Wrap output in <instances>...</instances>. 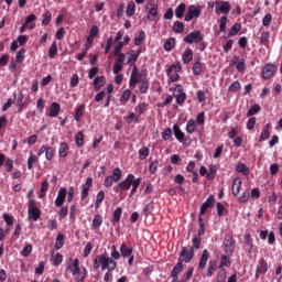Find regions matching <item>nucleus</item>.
I'll return each instance as SVG.
<instances>
[{
    "mask_svg": "<svg viewBox=\"0 0 282 282\" xmlns=\"http://www.w3.org/2000/svg\"><path fill=\"white\" fill-rule=\"evenodd\" d=\"M63 246H65V236L63 234H58L56 236L55 248L56 250H61Z\"/></svg>",
    "mask_w": 282,
    "mask_h": 282,
    "instance_id": "41",
    "label": "nucleus"
},
{
    "mask_svg": "<svg viewBox=\"0 0 282 282\" xmlns=\"http://www.w3.org/2000/svg\"><path fill=\"white\" fill-rule=\"evenodd\" d=\"M72 272L73 276H75L76 282H85L87 279V269H80V260L75 259L73 263H69L66 268V272Z\"/></svg>",
    "mask_w": 282,
    "mask_h": 282,
    "instance_id": "4",
    "label": "nucleus"
},
{
    "mask_svg": "<svg viewBox=\"0 0 282 282\" xmlns=\"http://www.w3.org/2000/svg\"><path fill=\"white\" fill-rule=\"evenodd\" d=\"M239 32H241V24L239 23H235L229 33H228V36H237L239 34Z\"/></svg>",
    "mask_w": 282,
    "mask_h": 282,
    "instance_id": "48",
    "label": "nucleus"
},
{
    "mask_svg": "<svg viewBox=\"0 0 282 282\" xmlns=\"http://www.w3.org/2000/svg\"><path fill=\"white\" fill-rule=\"evenodd\" d=\"M223 246L225 249V253L228 257H232V254H235V237L232 236V232H227L225 235Z\"/></svg>",
    "mask_w": 282,
    "mask_h": 282,
    "instance_id": "5",
    "label": "nucleus"
},
{
    "mask_svg": "<svg viewBox=\"0 0 282 282\" xmlns=\"http://www.w3.org/2000/svg\"><path fill=\"white\" fill-rule=\"evenodd\" d=\"M195 257V249L188 247H182V251L178 257L181 263H191Z\"/></svg>",
    "mask_w": 282,
    "mask_h": 282,
    "instance_id": "8",
    "label": "nucleus"
},
{
    "mask_svg": "<svg viewBox=\"0 0 282 282\" xmlns=\"http://www.w3.org/2000/svg\"><path fill=\"white\" fill-rule=\"evenodd\" d=\"M193 61V50L188 48L183 54V63L187 65V63H191Z\"/></svg>",
    "mask_w": 282,
    "mask_h": 282,
    "instance_id": "50",
    "label": "nucleus"
},
{
    "mask_svg": "<svg viewBox=\"0 0 282 282\" xmlns=\"http://www.w3.org/2000/svg\"><path fill=\"white\" fill-rule=\"evenodd\" d=\"M217 175V165L212 164L209 171L207 172V180H213Z\"/></svg>",
    "mask_w": 282,
    "mask_h": 282,
    "instance_id": "57",
    "label": "nucleus"
},
{
    "mask_svg": "<svg viewBox=\"0 0 282 282\" xmlns=\"http://www.w3.org/2000/svg\"><path fill=\"white\" fill-rule=\"evenodd\" d=\"M182 270H184V262H181L178 260L176 265L172 269L171 276H177L182 272Z\"/></svg>",
    "mask_w": 282,
    "mask_h": 282,
    "instance_id": "38",
    "label": "nucleus"
},
{
    "mask_svg": "<svg viewBox=\"0 0 282 282\" xmlns=\"http://www.w3.org/2000/svg\"><path fill=\"white\" fill-rule=\"evenodd\" d=\"M274 74H276V66L274 64L268 63L262 68V77L264 80H270Z\"/></svg>",
    "mask_w": 282,
    "mask_h": 282,
    "instance_id": "16",
    "label": "nucleus"
},
{
    "mask_svg": "<svg viewBox=\"0 0 282 282\" xmlns=\"http://www.w3.org/2000/svg\"><path fill=\"white\" fill-rule=\"evenodd\" d=\"M230 10H232V6H230V2L216 0V14H230Z\"/></svg>",
    "mask_w": 282,
    "mask_h": 282,
    "instance_id": "12",
    "label": "nucleus"
},
{
    "mask_svg": "<svg viewBox=\"0 0 282 282\" xmlns=\"http://www.w3.org/2000/svg\"><path fill=\"white\" fill-rule=\"evenodd\" d=\"M227 274H228V271L226 269H219L216 276V282H226Z\"/></svg>",
    "mask_w": 282,
    "mask_h": 282,
    "instance_id": "46",
    "label": "nucleus"
},
{
    "mask_svg": "<svg viewBox=\"0 0 282 282\" xmlns=\"http://www.w3.org/2000/svg\"><path fill=\"white\" fill-rule=\"evenodd\" d=\"M199 17H202V6L196 7L195 4H192L187 9L185 21L189 23L193 19H199Z\"/></svg>",
    "mask_w": 282,
    "mask_h": 282,
    "instance_id": "11",
    "label": "nucleus"
},
{
    "mask_svg": "<svg viewBox=\"0 0 282 282\" xmlns=\"http://www.w3.org/2000/svg\"><path fill=\"white\" fill-rule=\"evenodd\" d=\"M105 83H107V79L105 78V76H97L94 79L95 91H100V89H102V87H105Z\"/></svg>",
    "mask_w": 282,
    "mask_h": 282,
    "instance_id": "22",
    "label": "nucleus"
},
{
    "mask_svg": "<svg viewBox=\"0 0 282 282\" xmlns=\"http://www.w3.org/2000/svg\"><path fill=\"white\" fill-rule=\"evenodd\" d=\"M140 184H142V178H135V175L128 174L127 177L119 182L118 186L113 187L115 193H120V191H130V197H133L134 194L138 193V188H140Z\"/></svg>",
    "mask_w": 282,
    "mask_h": 282,
    "instance_id": "2",
    "label": "nucleus"
},
{
    "mask_svg": "<svg viewBox=\"0 0 282 282\" xmlns=\"http://www.w3.org/2000/svg\"><path fill=\"white\" fill-rule=\"evenodd\" d=\"M217 199L215 196L210 195L208 198L203 203L199 209V217H204L205 213H208V208H213Z\"/></svg>",
    "mask_w": 282,
    "mask_h": 282,
    "instance_id": "15",
    "label": "nucleus"
},
{
    "mask_svg": "<svg viewBox=\"0 0 282 282\" xmlns=\"http://www.w3.org/2000/svg\"><path fill=\"white\" fill-rule=\"evenodd\" d=\"M93 265L94 270H98L101 265V270H108V272H113V270L118 268V263H116V260L105 254L97 256L94 259Z\"/></svg>",
    "mask_w": 282,
    "mask_h": 282,
    "instance_id": "3",
    "label": "nucleus"
},
{
    "mask_svg": "<svg viewBox=\"0 0 282 282\" xmlns=\"http://www.w3.org/2000/svg\"><path fill=\"white\" fill-rule=\"evenodd\" d=\"M145 39H147V34L144 33V31H140L138 36L134 37V45H137V47H140V45L144 43Z\"/></svg>",
    "mask_w": 282,
    "mask_h": 282,
    "instance_id": "39",
    "label": "nucleus"
},
{
    "mask_svg": "<svg viewBox=\"0 0 282 282\" xmlns=\"http://www.w3.org/2000/svg\"><path fill=\"white\" fill-rule=\"evenodd\" d=\"M2 218L7 226H14V216L10 214H3Z\"/></svg>",
    "mask_w": 282,
    "mask_h": 282,
    "instance_id": "60",
    "label": "nucleus"
},
{
    "mask_svg": "<svg viewBox=\"0 0 282 282\" xmlns=\"http://www.w3.org/2000/svg\"><path fill=\"white\" fill-rule=\"evenodd\" d=\"M175 48V37H170L165 43H164V50L165 52H171Z\"/></svg>",
    "mask_w": 282,
    "mask_h": 282,
    "instance_id": "44",
    "label": "nucleus"
},
{
    "mask_svg": "<svg viewBox=\"0 0 282 282\" xmlns=\"http://www.w3.org/2000/svg\"><path fill=\"white\" fill-rule=\"evenodd\" d=\"M91 186H94V178L87 177L85 184L82 185V199H87V197H89V188H91Z\"/></svg>",
    "mask_w": 282,
    "mask_h": 282,
    "instance_id": "18",
    "label": "nucleus"
},
{
    "mask_svg": "<svg viewBox=\"0 0 282 282\" xmlns=\"http://www.w3.org/2000/svg\"><path fill=\"white\" fill-rule=\"evenodd\" d=\"M177 105H184L186 102V93H184V87L182 85H176L173 91Z\"/></svg>",
    "mask_w": 282,
    "mask_h": 282,
    "instance_id": "13",
    "label": "nucleus"
},
{
    "mask_svg": "<svg viewBox=\"0 0 282 282\" xmlns=\"http://www.w3.org/2000/svg\"><path fill=\"white\" fill-rule=\"evenodd\" d=\"M236 69L237 72H239V74H243V72H246V59L241 58L240 61H238Z\"/></svg>",
    "mask_w": 282,
    "mask_h": 282,
    "instance_id": "63",
    "label": "nucleus"
},
{
    "mask_svg": "<svg viewBox=\"0 0 282 282\" xmlns=\"http://www.w3.org/2000/svg\"><path fill=\"white\" fill-rule=\"evenodd\" d=\"M269 138H270V123H267L261 131V134L259 137V142H265V140H268Z\"/></svg>",
    "mask_w": 282,
    "mask_h": 282,
    "instance_id": "27",
    "label": "nucleus"
},
{
    "mask_svg": "<svg viewBox=\"0 0 282 282\" xmlns=\"http://www.w3.org/2000/svg\"><path fill=\"white\" fill-rule=\"evenodd\" d=\"M153 210H155V206L153 205V202H150L142 209V215L147 218L149 215L153 214Z\"/></svg>",
    "mask_w": 282,
    "mask_h": 282,
    "instance_id": "32",
    "label": "nucleus"
},
{
    "mask_svg": "<svg viewBox=\"0 0 282 282\" xmlns=\"http://www.w3.org/2000/svg\"><path fill=\"white\" fill-rule=\"evenodd\" d=\"M192 72L194 76H199L202 74V62H195Z\"/></svg>",
    "mask_w": 282,
    "mask_h": 282,
    "instance_id": "62",
    "label": "nucleus"
},
{
    "mask_svg": "<svg viewBox=\"0 0 282 282\" xmlns=\"http://www.w3.org/2000/svg\"><path fill=\"white\" fill-rule=\"evenodd\" d=\"M42 25H50L51 21H52V12L50 11H45L42 14Z\"/></svg>",
    "mask_w": 282,
    "mask_h": 282,
    "instance_id": "53",
    "label": "nucleus"
},
{
    "mask_svg": "<svg viewBox=\"0 0 282 282\" xmlns=\"http://www.w3.org/2000/svg\"><path fill=\"white\" fill-rule=\"evenodd\" d=\"M149 70L147 68L140 70L138 66H133L130 79H129V87L131 89H135L138 83H141L139 86L140 94H147L149 91Z\"/></svg>",
    "mask_w": 282,
    "mask_h": 282,
    "instance_id": "1",
    "label": "nucleus"
},
{
    "mask_svg": "<svg viewBox=\"0 0 282 282\" xmlns=\"http://www.w3.org/2000/svg\"><path fill=\"white\" fill-rule=\"evenodd\" d=\"M28 217L33 221H39V219H41V209L36 207V200L34 199L29 200Z\"/></svg>",
    "mask_w": 282,
    "mask_h": 282,
    "instance_id": "6",
    "label": "nucleus"
},
{
    "mask_svg": "<svg viewBox=\"0 0 282 282\" xmlns=\"http://www.w3.org/2000/svg\"><path fill=\"white\" fill-rule=\"evenodd\" d=\"M160 166V161L159 160H154L150 166H149V171L151 175H155L158 173V167Z\"/></svg>",
    "mask_w": 282,
    "mask_h": 282,
    "instance_id": "56",
    "label": "nucleus"
},
{
    "mask_svg": "<svg viewBox=\"0 0 282 282\" xmlns=\"http://www.w3.org/2000/svg\"><path fill=\"white\" fill-rule=\"evenodd\" d=\"M183 41L188 45H193V43H202V41H204V34H202V31H193L185 35Z\"/></svg>",
    "mask_w": 282,
    "mask_h": 282,
    "instance_id": "9",
    "label": "nucleus"
},
{
    "mask_svg": "<svg viewBox=\"0 0 282 282\" xmlns=\"http://www.w3.org/2000/svg\"><path fill=\"white\" fill-rule=\"evenodd\" d=\"M230 258L228 256H221L219 269L230 268Z\"/></svg>",
    "mask_w": 282,
    "mask_h": 282,
    "instance_id": "47",
    "label": "nucleus"
},
{
    "mask_svg": "<svg viewBox=\"0 0 282 282\" xmlns=\"http://www.w3.org/2000/svg\"><path fill=\"white\" fill-rule=\"evenodd\" d=\"M241 184H242L241 178L236 177L234 180V184L231 187V193H232L234 197H237L239 195V193H241Z\"/></svg>",
    "mask_w": 282,
    "mask_h": 282,
    "instance_id": "21",
    "label": "nucleus"
},
{
    "mask_svg": "<svg viewBox=\"0 0 282 282\" xmlns=\"http://www.w3.org/2000/svg\"><path fill=\"white\" fill-rule=\"evenodd\" d=\"M56 54H58V44L56 43V41H54L48 48V57L56 58Z\"/></svg>",
    "mask_w": 282,
    "mask_h": 282,
    "instance_id": "37",
    "label": "nucleus"
},
{
    "mask_svg": "<svg viewBox=\"0 0 282 282\" xmlns=\"http://www.w3.org/2000/svg\"><path fill=\"white\" fill-rule=\"evenodd\" d=\"M75 142L77 147H83V144H85V134H83V131L77 132L75 135Z\"/></svg>",
    "mask_w": 282,
    "mask_h": 282,
    "instance_id": "54",
    "label": "nucleus"
},
{
    "mask_svg": "<svg viewBox=\"0 0 282 282\" xmlns=\"http://www.w3.org/2000/svg\"><path fill=\"white\" fill-rule=\"evenodd\" d=\"M226 25H228V17L224 15L219 20V32H226Z\"/></svg>",
    "mask_w": 282,
    "mask_h": 282,
    "instance_id": "61",
    "label": "nucleus"
},
{
    "mask_svg": "<svg viewBox=\"0 0 282 282\" xmlns=\"http://www.w3.org/2000/svg\"><path fill=\"white\" fill-rule=\"evenodd\" d=\"M196 129H197V122L195 121V119H189L186 123L185 130L187 131V133L193 134L195 133Z\"/></svg>",
    "mask_w": 282,
    "mask_h": 282,
    "instance_id": "33",
    "label": "nucleus"
},
{
    "mask_svg": "<svg viewBox=\"0 0 282 282\" xmlns=\"http://www.w3.org/2000/svg\"><path fill=\"white\" fill-rule=\"evenodd\" d=\"M83 116H85V104L77 106L75 109L74 120H76V122H80V120H83Z\"/></svg>",
    "mask_w": 282,
    "mask_h": 282,
    "instance_id": "23",
    "label": "nucleus"
},
{
    "mask_svg": "<svg viewBox=\"0 0 282 282\" xmlns=\"http://www.w3.org/2000/svg\"><path fill=\"white\" fill-rule=\"evenodd\" d=\"M44 153H45V159L47 160V162H52V160H54V154L56 153V151L54 150V148L48 145Z\"/></svg>",
    "mask_w": 282,
    "mask_h": 282,
    "instance_id": "49",
    "label": "nucleus"
},
{
    "mask_svg": "<svg viewBox=\"0 0 282 282\" xmlns=\"http://www.w3.org/2000/svg\"><path fill=\"white\" fill-rule=\"evenodd\" d=\"M180 72H182V64H172L167 67L166 75L172 83H177V80H180Z\"/></svg>",
    "mask_w": 282,
    "mask_h": 282,
    "instance_id": "7",
    "label": "nucleus"
},
{
    "mask_svg": "<svg viewBox=\"0 0 282 282\" xmlns=\"http://www.w3.org/2000/svg\"><path fill=\"white\" fill-rule=\"evenodd\" d=\"M58 113H61V104L52 102L48 110L50 118H57Z\"/></svg>",
    "mask_w": 282,
    "mask_h": 282,
    "instance_id": "20",
    "label": "nucleus"
},
{
    "mask_svg": "<svg viewBox=\"0 0 282 282\" xmlns=\"http://www.w3.org/2000/svg\"><path fill=\"white\" fill-rule=\"evenodd\" d=\"M261 111V106L259 104H254L247 112V118H252V116H257Z\"/></svg>",
    "mask_w": 282,
    "mask_h": 282,
    "instance_id": "40",
    "label": "nucleus"
},
{
    "mask_svg": "<svg viewBox=\"0 0 282 282\" xmlns=\"http://www.w3.org/2000/svg\"><path fill=\"white\" fill-rule=\"evenodd\" d=\"M128 61H127V65H133V67L135 66V63H138V54H135L134 50H130L128 52Z\"/></svg>",
    "mask_w": 282,
    "mask_h": 282,
    "instance_id": "30",
    "label": "nucleus"
},
{
    "mask_svg": "<svg viewBox=\"0 0 282 282\" xmlns=\"http://www.w3.org/2000/svg\"><path fill=\"white\" fill-rule=\"evenodd\" d=\"M241 89V83L239 80L234 82L229 87L228 91H231L232 94H237Z\"/></svg>",
    "mask_w": 282,
    "mask_h": 282,
    "instance_id": "58",
    "label": "nucleus"
},
{
    "mask_svg": "<svg viewBox=\"0 0 282 282\" xmlns=\"http://www.w3.org/2000/svg\"><path fill=\"white\" fill-rule=\"evenodd\" d=\"M3 164H4L6 173H12V170L14 169V161L10 158H6Z\"/></svg>",
    "mask_w": 282,
    "mask_h": 282,
    "instance_id": "43",
    "label": "nucleus"
},
{
    "mask_svg": "<svg viewBox=\"0 0 282 282\" xmlns=\"http://www.w3.org/2000/svg\"><path fill=\"white\" fill-rule=\"evenodd\" d=\"M208 259H210V253L208 252V249H204L198 264L200 270H204V268H206Z\"/></svg>",
    "mask_w": 282,
    "mask_h": 282,
    "instance_id": "24",
    "label": "nucleus"
},
{
    "mask_svg": "<svg viewBox=\"0 0 282 282\" xmlns=\"http://www.w3.org/2000/svg\"><path fill=\"white\" fill-rule=\"evenodd\" d=\"M186 12V3H180L175 10L176 19H184V13Z\"/></svg>",
    "mask_w": 282,
    "mask_h": 282,
    "instance_id": "31",
    "label": "nucleus"
},
{
    "mask_svg": "<svg viewBox=\"0 0 282 282\" xmlns=\"http://www.w3.org/2000/svg\"><path fill=\"white\" fill-rule=\"evenodd\" d=\"M173 133L178 142H184L185 134L184 132H182V129H180V126H177V123L173 126Z\"/></svg>",
    "mask_w": 282,
    "mask_h": 282,
    "instance_id": "26",
    "label": "nucleus"
},
{
    "mask_svg": "<svg viewBox=\"0 0 282 282\" xmlns=\"http://www.w3.org/2000/svg\"><path fill=\"white\" fill-rule=\"evenodd\" d=\"M138 153H139V160H147L150 153L149 147H142Z\"/></svg>",
    "mask_w": 282,
    "mask_h": 282,
    "instance_id": "52",
    "label": "nucleus"
},
{
    "mask_svg": "<svg viewBox=\"0 0 282 282\" xmlns=\"http://www.w3.org/2000/svg\"><path fill=\"white\" fill-rule=\"evenodd\" d=\"M93 226L94 228H100L102 226V216L100 214L95 215Z\"/></svg>",
    "mask_w": 282,
    "mask_h": 282,
    "instance_id": "59",
    "label": "nucleus"
},
{
    "mask_svg": "<svg viewBox=\"0 0 282 282\" xmlns=\"http://www.w3.org/2000/svg\"><path fill=\"white\" fill-rule=\"evenodd\" d=\"M58 154L59 158H67V155L69 154V145L67 144V142H63L59 144Z\"/></svg>",
    "mask_w": 282,
    "mask_h": 282,
    "instance_id": "29",
    "label": "nucleus"
},
{
    "mask_svg": "<svg viewBox=\"0 0 282 282\" xmlns=\"http://www.w3.org/2000/svg\"><path fill=\"white\" fill-rule=\"evenodd\" d=\"M135 14V2L133 0L128 2L127 9H126V15L131 18Z\"/></svg>",
    "mask_w": 282,
    "mask_h": 282,
    "instance_id": "36",
    "label": "nucleus"
},
{
    "mask_svg": "<svg viewBox=\"0 0 282 282\" xmlns=\"http://www.w3.org/2000/svg\"><path fill=\"white\" fill-rule=\"evenodd\" d=\"M110 177L118 183L120 180H122V170H120V167H116L112 171V175H110Z\"/></svg>",
    "mask_w": 282,
    "mask_h": 282,
    "instance_id": "45",
    "label": "nucleus"
},
{
    "mask_svg": "<svg viewBox=\"0 0 282 282\" xmlns=\"http://www.w3.org/2000/svg\"><path fill=\"white\" fill-rule=\"evenodd\" d=\"M105 202V193L100 191L97 194L96 202H95V208H100V205Z\"/></svg>",
    "mask_w": 282,
    "mask_h": 282,
    "instance_id": "55",
    "label": "nucleus"
},
{
    "mask_svg": "<svg viewBox=\"0 0 282 282\" xmlns=\"http://www.w3.org/2000/svg\"><path fill=\"white\" fill-rule=\"evenodd\" d=\"M24 59H25V48H21L20 51H18L15 55V63H23Z\"/></svg>",
    "mask_w": 282,
    "mask_h": 282,
    "instance_id": "64",
    "label": "nucleus"
},
{
    "mask_svg": "<svg viewBox=\"0 0 282 282\" xmlns=\"http://www.w3.org/2000/svg\"><path fill=\"white\" fill-rule=\"evenodd\" d=\"M236 172L237 173H242V175H250V169L245 163L239 162L236 165Z\"/></svg>",
    "mask_w": 282,
    "mask_h": 282,
    "instance_id": "35",
    "label": "nucleus"
},
{
    "mask_svg": "<svg viewBox=\"0 0 282 282\" xmlns=\"http://www.w3.org/2000/svg\"><path fill=\"white\" fill-rule=\"evenodd\" d=\"M120 254L123 259H127V257H131L133 254V248H129L126 243H121Z\"/></svg>",
    "mask_w": 282,
    "mask_h": 282,
    "instance_id": "28",
    "label": "nucleus"
},
{
    "mask_svg": "<svg viewBox=\"0 0 282 282\" xmlns=\"http://www.w3.org/2000/svg\"><path fill=\"white\" fill-rule=\"evenodd\" d=\"M36 162H39V156H36L35 154H31L28 158L26 164H28L29 171H32V169L34 167V164H36Z\"/></svg>",
    "mask_w": 282,
    "mask_h": 282,
    "instance_id": "42",
    "label": "nucleus"
},
{
    "mask_svg": "<svg viewBox=\"0 0 282 282\" xmlns=\"http://www.w3.org/2000/svg\"><path fill=\"white\" fill-rule=\"evenodd\" d=\"M30 102H32V99L29 97L25 98V95H23V91H20L18 94L17 99V107H18V113H22L23 109H28L30 107Z\"/></svg>",
    "mask_w": 282,
    "mask_h": 282,
    "instance_id": "10",
    "label": "nucleus"
},
{
    "mask_svg": "<svg viewBox=\"0 0 282 282\" xmlns=\"http://www.w3.org/2000/svg\"><path fill=\"white\" fill-rule=\"evenodd\" d=\"M145 11L148 12V15H147L148 21H155V19H158V14H159L158 4L153 2H148L145 7Z\"/></svg>",
    "mask_w": 282,
    "mask_h": 282,
    "instance_id": "14",
    "label": "nucleus"
},
{
    "mask_svg": "<svg viewBox=\"0 0 282 282\" xmlns=\"http://www.w3.org/2000/svg\"><path fill=\"white\" fill-rule=\"evenodd\" d=\"M215 272H217V261L210 260L208 262V268H207L206 276L208 279H210L213 276V274H215Z\"/></svg>",
    "mask_w": 282,
    "mask_h": 282,
    "instance_id": "25",
    "label": "nucleus"
},
{
    "mask_svg": "<svg viewBox=\"0 0 282 282\" xmlns=\"http://www.w3.org/2000/svg\"><path fill=\"white\" fill-rule=\"evenodd\" d=\"M120 217H122V207H117L112 213V224H120Z\"/></svg>",
    "mask_w": 282,
    "mask_h": 282,
    "instance_id": "34",
    "label": "nucleus"
},
{
    "mask_svg": "<svg viewBox=\"0 0 282 282\" xmlns=\"http://www.w3.org/2000/svg\"><path fill=\"white\" fill-rule=\"evenodd\" d=\"M173 32L175 34H182V32H184V22H180V21L174 22Z\"/></svg>",
    "mask_w": 282,
    "mask_h": 282,
    "instance_id": "51",
    "label": "nucleus"
},
{
    "mask_svg": "<svg viewBox=\"0 0 282 282\" xmlns=\"http://www.w3.org/2000/svg\"><path fill=\"white\" fill-rule=\"evenodd\" d=\"M265 272H268V261L261 259L256 269V279H259L261 274H265Z\"/></svg>",
    "mask_w": 282,
    "mask_h": 282,
    "instance_id": "19",
    "label": "nucleus"
},
{
    "mask_svg": "<svg viewBox=\"0 0 282 282\" xmlns=\"http://www.w3.org/2000/svg\"><path fill=\"white\" fill-rule=\"evenodd\" d=\"M65 199H67V188L61 187L55 198V206L57 208H62V206L65 204Z\"/></svg>",
    "mask_w": 282,
    "mask_h": 282,
    "instance_id": "17",
    "label": "nucleus"
}]
</instances>
